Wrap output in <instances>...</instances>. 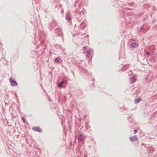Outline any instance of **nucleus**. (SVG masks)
I'll return each instance as SVG.
<instances>
[{
	"instance_id": "obj_8",
	"label": "nucleus",
	"mask_w": 157,
	"mask_h": 157,
	"mask_svg": "<svg viewBox=\"0 0 157 157\" xmlns=\"http://www.w3.org/2000/svg\"><path fill=\"white\" fill-rule=\"evenodd\" d=\"M130 141L131 142H133L134 141L137 140L138 138L136 135L134 136H130L129 137Z\"/></svg>"
},
{
	"instance_id": "obj_19",
	"label": "nucleus",
	"mask_w": 157,
	"mask_h": 157,
	"mask_svg": "<svg viewBox=\"0 0 157 157\" xmlns=\"http://www.w3.org/2000/svg\"><path fill=\"white\" fill-rule=\"evenodd\" d=\"M153 29L154 30H156L157 29V25H155V26L153 27Z\"/></svg>"
},
{
	"instance_id": "obj_17",
	"label": "nucleus",
	"mask_w": 157,
	"mask_h": 157,
	"mask_svg": "<svg viewBox=\"0 0 157 157\" xmlns=\"http://www.w3.org/2000/svg\"><path fill=\"white\" fill-rule=\"evenodd\" d=\"M135 79H136V78L135 77H132V78H131L130 82H133L135 80Z\"/></svg>"
},
{
	"instance_id": "obj_12",
	"label": "nucleus",
	"mask_w": 157,
	"mask_h": 157,
	"mask_svg": "<svg viewBox=\"0 0 157 157\" xmlns=\"http://www.w3.org/2000/svg\"><path fill=\"white\" fill-rule=\"evenodd\" d=\"M84 12L83 11L81 10L78 13H77L76 14H78L79 15L82 16V17H84Z\"/></svg>"
},
{
	"instance_id": "obj_16",
	"label": "nucleus",
	"mask_w": 157,
	"mask_h": 157,
	"mask_svg": "<svg viewBox=\"0 0 157 157\" xmlns=\"http://www.w3.org/2000/svg\"><path fill=\"white\" fill-rule=\"evenodd\" d=\"M137 45V44L135 42L132 43L131 45V48H133Z\"/></svg>"
},
{
	"instance_id": "obj_22",
	"label": "nucleus",
	"mask_w": 157,
	"mask_h": 157,
	"mask_svg": "<svg viewBox=\"0 0 157 157\" xmlns=\"http://www.w3.org/2000/svg\"><path fill=\"white\" fill-rule=\"evenodd\" d=\"M137 132V131L136 130H135L134 131V134H136Z\"/></svg>"
},
{
	"instance_id": "obj_5",
	"label": "nucleus",
	"mask_w": 157,
	"mask_h": 157,
	"mask_svg": "<svg viewBox=\"0 0 157 157\" xmlns=\"http://www.w3.org/2000/svg\"><path fill=\"white\" fill-rule=\"evenodd\" d=\"M32 129L36 131L39 132H42V129L40 128L38 126H36L33 128Z\"/></svg>"
},
{
	"instance_id": "obj_9",
	"label": "nucleus",
	"mask_w": 157,
	"mask_h": 157,
	"mask_svg": "<svg viewBox=\"0 0 157 157\" xmlns=\"http://www.w3.org/2000/svg\"><path fill=\"white\" fill-rule=\"evenodd\" d=\"M83 77L85 78H88L92 76V74L91 73H89L87 72H86L84 73Z\"/></svg>"
},
{
	"instance_id": "obj_24",
	"label": "nucleus",
	"mask_w": 157,
	"mask_h": 157,
	"mask_svg": "<svg viewBox=\"0 0 157 157\" xmlns=\"http://www.w3.org/2000/svg\"><path fill=\"white\" fill-rule=\"evenodd\" d=\"M76 26V25L75 24V26Z\"/></svg>"
},
{
	"instance_id": "obj_4",
	"label": "nucleus",
	"mask_w": 157,
	"mask_h": 157,
	"mask_svg": "<svg viewBox=\"0 0 157 157\" xmlns=\"http://www.w3.org/2000/svg\"><path fill=\"white\" fill-rule=\"evenodd\" d=\"M67 83V81L65 79H63L60 82L58 85L59 87H62L63 85H66Z\"/></svg>"
},
{
	"instance_id": "obj_6",
	"label": "nucleus",
	"mask_w": 157,
	"mask_h": 157,
	"mask_svg": "<svg viewBox=\"0 0 157 157\" xmlns=\"http://www.w3.org/2000/svg\"><path fill=\"white\" fill-rule=\"evenodd\" d=\"M75 18L78 22H80L84 18L82 16L79 15L78 14L75 15Z\"/></svg>"
},
{
	"instance_id": "obj_14",
	"label": "nucleus",
	"mask_w": 157,
	"mask_h": 157,
	"mask_svg": "<svg viewBox=\"0 0 157 157\" xmlns=\"http://www.w3.org/2000/svg\"><path fill=\"white\" fill-rule=\"evenodd\" d=\"M60 59V58L59 57H57L56 58L55 60V63H57L58 61H59Z\"/></svg>"
},
{
	"instance_id": "obj_3",
	"label": "nucleus",
	"mask_w": 157,
	"mask_h": 157,
	"mask_svg": "<svg viewBox=\"0 0 157 157\" xmlns=\"http://www.w3.org/2000/svg\"><path fill=\"white\" fill-rule=\"evenodd\" d=\"M86 25L85 22L83 21L79 26L78 29H79L82 30L85 28Z\"/></svg>"
},
{
	"instance_id": "obj_2",
	"label": "nucleus",
	"mask_w": 157,
	"mask_h": 157,
	"mask_svg": "<svg viewBox=\"0 0 157 157\" xmlns=\"http://www.w3.org/2000/svg\"><path fill=\"white\" fill-rule=\"evenodd\" d=\"M57 23L55 21L52 22V23H51V26L50 27V29H51V30H52L54 29V28H55L56 26H57Z\"/></svg>"
},
{
	"instance_id": "obj_13",
	"label": "nucleus",
	"mask_w": 157,
	"mask_h": 157,
	"mask_svg": "<svg viewBox=\"0 0 157 157\" xmlns=\"http://www.w3.org/2000/svg\"><path fill=\"white\" fill-rule=\"evenodd\" d=\"M66 18L69 22H70L71 20V17L70 16H69L68 14H67L66 15Z\"/></svg>"
},
{
	"instance_id": "obj_23",
	"label": "nucleus",
	"mask_w": 157,
	"mask_h": 157,
	"mask_svg": "<svg viewBox=\"0 0 157 157\" xmlns=\"http://www.w3.org/2000/svg\"><path fill=\"white\" fill-rule=\"evenodd\" d=\"M146 54L147 55H150V53H149V52H146Z\"/></svg>"
},
{
	"instance_id": "obj_15",
	"label": "nucleus",
	"mask_w": 157,
	"mask_h": 157,
	"mask_svg": "<svg viewBox=\"0 0 157 157\" xmlns=\"http://www.w3.org/2000/svg\"><path fill=\"white\" fill-rule=\"evenodd\" d=\"M83 137H78V142H82V141Z\"/></svg>"
},
{
	"instance_id": "obj_1",
	"label": "nucleus",
	"mask_w": 157,
	"mask_h": 157,
	"mask_svg": "<svg viewBox=\"0 0 157 157\" xmlns=\"http://www.w3.org/2000/svg\"><path fill=\"white\" fill-rule=\"evenodd\" d=\"M54 33L59 35V36L62 37L63 40L64 38L63 37V34L62 33L61 28H58L55 29L54 30Z\"/></svg>"
},
{
	"instance_id": "obj_20",
	"label": "nucleus",
	"mask_w": 157,
	"mask_h": 157,
	"mask_svg": "<svg viewBox=\"0 0 157 157\" xmlns=\"http://www.w3.org/2000/svg\"><path fill=\"white\" fill-rule=\"evenodd\" d=\"M21 119H22V120L23 122L24 123H25V119H24V118L23 117H22Z\"/></svg>"
},
{
	"instance_id": "obj_10",
	"label": "nucleus",
	"mask_w": 157,
	"mask_h": 157,
	"mask_svg": "<svg viewBox=\"0 0 157 157\" xmlns=\"http://www.w3.org/2000/svg\"><path fill=\"white\" fill-rule=\"evenodd\" d=\"M90 54V49H87L86 52V56L87 57L89 58Z\"/></svg>"
},
{
	"instance_id": "obj_25",
	"label": "nucleus",
	"mask_w": 157,
	"mask_h": 157,
	"mask_svg": "<svg viewBox=\"0 0 157 157\" xmlns=\"http://www.w3.org/2000/svg\"><path fill=\"white\" fill-rule=\"evenodd\" d=\"M94 79H93V81H94Z\"/></svg>"
},
{
	"instance_id": "obj_11",
	"label": "nucleus",
	"mask_w": 157,
	"mask_h": 157,
	"mask_svg": "<svg viewBox=\"0 0 157 157\" xmlns=\"http://www.w3.org/2000/svg\"><path fill=\"white\" fill-rule=\"evenodd\" d=\"M141 99L140 98H136L134 99V102L135 104L138 103L141 100Z\"/></svg>"
},
{
	"instance_id": "obj_7",
	"label": "nucleus",
	"mask_w": 157,
	"mask_h": 157,
	"mask_svg": "<svg viewBox=\"0 0 157 157\" xmlns=\"http://www.w3.org/2000/svg\"><path fill=\"white\" fill-rule=\"evenodd\" d=\"M10 84L12 86H15L17 85V83L14 80H13L10 79Z\"/></svg>"
},
{
	"instance_id": "obj_21",
	"label": "nucleus",
	"mask_w": 157,
	"mask_h": 157,
	"mask_svg": "<svg viewBox=\"0 0 157 157\" xmlns=\"http://www.w3.org/2000/svg\"><path fill=\"white\" fill-rule=\"evenodd\" d=\"M144 28V27H141V28H140L139 29L141 31V30H142V29H143Z\"/></svg>"
},
{
	"instance_id": "obj_18",
	"label": "nucleus",
	"mask_w": 157,
	"mask_h": 157,
	"mask_svg": "<svg viewBox=\"0 0 157 157\" xmlns=\"http://www.w3.org/2000/svg\"><path fill=\"white\" fill-rule=\"evenodd\" d=\"M83 133H80L79 132L78 133V137H83Z\"/></svg>"
}]
</instances>
